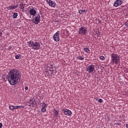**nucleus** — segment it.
Here are the masks:
<instances>
[{"mask_svg": "<svg viewBox=\"0 0 128 128\" xmlns=\"http://www.w3.org/2000/svg\"><path fill=\"white\" fill-rule=\"evenodd\" d=\"M20 80V71L16 69H11L8 73V82L10 86H15Z\"/></svg>", "mask_w": 128, "mask_h": 128, "instance_id": "f257e3e1", "label": "nucleus"}, {"mask_svg": "<svg viewBox=\"0 0 128 128\" xmlns=\"http://www.w3.org/2000/svg\"><path fill=\"white\" fill-rule=\"evenodd\" d=\"M28 46L34 50H38L40 48V44L37 42H34L32 40H30L28 42Z\"/></svg>", "mask_w": 128, "mask_h": 128, "instance_id": "f03ea898", "label": "nucleus"}, {"mask_svg": "<svg viewBox=\"0 0 128 128\" xmlns=\"http://www.w3.org/2000/svg\"><path fill=\"white\" fill-rule=\"evenodd\" d=\"M111 63L118 64L120 62V58L118 54L112 53L111 54Z\"/></svg>", "mask_w": 128, "mask_h": 128, "instance_id": "7ed1b4c3", "label": "nucleus"}, {"mask_svg": "<svg viewBox=\"0 0 128 128\" xmlns=\"http://www.w3.org/2000/svg\"><path fill=\"white\" fill-rule=\"evenodd\" d=\"M86 70L88 74H94L96 69L94 68V64H90L86 67Z\"/></svg>", "mask_w": 128, "mask_h": 128, "instance_id": "20e7f679", "label": "nucleus"}, {"mask_svg": "<svg viewBox=\"0 0 128 128\" xmlns=\"http://www.w3.org/2000/svg\"><path fill=\"white\" fill-rule=\"evenodd\" d=\"M78 34L81 36H84L88 34V28L81 26L78 30Z\"/></svg>", "mask_w": 128, "mask_h": 128, "instance_id": "39448f33", "label": "nucleus"}, {"mask_svg": "<svg viewBox=\"0 0 128 128\" xmlns=\"http://www.w3.org/2000/svg\"><path fill=\"white\" fill-rule=\"evenodd\" d=\"M32 22L35 24H38L40 22V14L36 15L35 17L32 20Z\"/></svg>", "mask_w": 128, "mask_h": 128, "instance_id": "423d86ee", "label": "nucleus"}, {"mask_svg": "<svg viewBox=\"0 0 128 128\" xmlns=\"http://www.w3.org/2000/svg\"><path fill=\"white\" fill-rule=\"evenodd\" d=\"M40 106L42 107L41 112H46V108H48V104L44 102L40 103Z\"/></svg>", "mask_w": 128, "mask_h": 128, "instance_id": "0eeeda50", "label": "nucleus"}, {"mask_svg": "<svg viewBox=\"0 0 128 128\" xmlns=\"http://www.w3.org/2000/svg\"><path fill=\"white\" fill-rule=\"evenodd\" d=\"M62 110L65 116H72V111L68 109H62Z\"/></svg>", "mask_w": 128, "mask_h": 128, "instance_id": "6e6552de", "label": "nucleus"}, {"mask_svg": "<svg viewBox=\"0 0 128 128\" xmlns=\"http://www.w3.org/2000/svg\"><path fill=\"white\" fill-rule=\"evenodd\" d=\"M54 40L57 42H60V33L58 32H56L53 36Z\"/></svg>", "mask_w": 128, "mask_h": 128, "instance_id": "1a4fd4ad", "label": "nucleus"}, {"mask_svg": "<svg viewBox=\"0 0 128 128\" xmlns=\"http://www.w3.org/2000/svg\"><path fill=\"white\" fill-rule=\"evenodd\" d=\"M47 4H48L50 6L51 8H54L56 6V3L52 0H46Z\"/></svg>", "mask_w": 128, "mask_h": 128, "instance_id": "9d476101", "label": "nucleus"}, {"mask_svg": "<svg viewBox=\"0 0 128 128\" xmlns=\"http://www.w3.org/2000/svg\"><path fill=\"white\" fill-rule=\"evenodd\" d=\"M122 0H116L114 3V6L118 8V6H122Z\"/></svg>", "mask_w": 128, "mask_h": 128, "instance_id": "9b49d317", "label": "nucleus"}, {"mask_svg": "<svg viewBox=\"0 0 128 128\" xmlns=\"http://www.w3.org/2000/svg\"><path fill=\"white\" fill-rule=\"evenodd\" d=\"M29 12L30 16H33L32 18H34V16H36V9L34 8H30L29 10Z\"/></svg>", "mask_w": 128, "mask_h": 128, "instance_id": "f8f14e48", "label": "nucleus"}, {"mask_svg": "<svg viewBox=\"0 0 128 128\" xmlns=\"http://www.w3.org/2000/svg\"><path fill=\"white\" fill-rule=\"evenodd\" d=\"M18 8V5H16V6H8L6 7L7 10H14V8Z\"/></svg>", "mask_w": 128, "mask_h": 128, "instance_id": "ddd939ff", "label": "nucleus"}, {"mask_svg": "<svg viewBox=\"0 0 128 128\" xmlns=\"http://www.w3.org/2000/svg\"><path fill=\"white\" fill-rule=\"evenodd\" d=\"M34 104H36V101L34 100H30L28 102V106H34Z\"/></svg>", "mask_w": 128, "mask_h": 128, "instance_id": "4468645a", "label": "nucleus"}, {"mask_svg": "<svg viewBox=\"0 0 128 128\" xmlns=\"http://www.w3.org/2000/svg\"><path fill=\"white\" fill-rule=\"evenodd\" d=\"M54 116L56 118H58V111L56 110V109H54Z\"/></svg>", "mask_w": 128, "mask_h": 128, "instance_id": "2eb2a0df", "label": "nucleus"}, {"mask_svg": "<svg viewBox=\"0 0 128 128\" xmlns=\"http://www.w3.org/2000/svg\"><path fill=\"white\" fill-rule=\"evenodd\" d=\"M84 50L87 54H90V48H84Z\"/></svg>", "mask_w": 128, "mask_h": 128, "instance_id": "dca6fc26", "label": "nucleus"}, {"mask_svg": "<svg viewBox=\"0 0 128 128\" xmlns=\"http://www.w3.org/2000/svg\"><path fill=\"white\" fill-rule=\"evenodd\" d=\"M76 58L77 60H84V58L80 56H77Z\"/></svg>", "mask_w": 128, "mask_h": 128, "instance_id": "f3484780", "label": "nucleus"}, {"mask_svg": "<svg viewBox=\"0 0 128 128\" xmlns=\"http://www.w3.org/2000/svg\"><path fill=\"white\" fill-rule=\"evenodd\" d=\"M24 106H14L15 110H18V108H24Z\"/></svg>", "mask_w": 128, "mask_h": 128, "instance_id": "a211bd4d", "label": "nucleus"}, {"mask_svg": "<svg viewBox=\"0 0 128 128\" xmlns=\"http://www.w3.org/2000/svg\"><path fill=\"white\" fill-rule=\"evenodd\" d=\"M18 14L16 12H14L13 14L12 18H18Z\"/></svg>", "mask_w": 128, "mask_h": 128, "instance_id": "6ab92c4d", "label": "nucleus"}, {"mask_svg": "<svg viewBox=\"0 0 128 128\" xmlns=\"http://www.w3.org/2000/svg\"><path fill=\"white\" fill-rule=\"evenodd\" d=\"M9 109H10V110H15L14 106L11 105L9 106Z\"/></svg>", "mask_w": 128, "mask_h": 128, "instance_id": "aec40b11", "label": "nucleus"}, {"mask_svg": "<svg viewBox=\"0 0 128 128\" xmlns=\"http://www.w3.org/2000/svg\"><path fill=\"white\" fill-rule=\"evenodd\" d=\"M100 60H106V58L104 56H101L99 57Z\"/></svg>", "mask_w": 128, "mask_h": 128, "instance_id": "412c9836", "label": "nucleus"}, {"mask_svg": "<svg viewBox=\"0 0 128 128\" xmlns=\"http://www.w3.org/2000/svg\"><path fill=\"white\" fill-rule=\"evenodd\" d=\"M84 12H86V10H80L79 11V14H84Z\"/></svg>", "mask_w": 128, "mask_h": 128, "instance_id": "4be33fe9", "label": "nucleus"}, {"mask_svg": "<svg viewBox=\"0 0 128 128\" xmlns=\"http://www.w3.org/2000/svg\"><path fill=\"white\" fill-rule=\"evenodd\" d=\"M20 8L24 10V4H20Z\"/></svg>", "mask_w": 128, "mask_h": 128, "instance_id": "5701e85b", "label": "nucleus"}, {"mask_svg": "<svg viewBox=\"0 0 128 128\" xmlns=\"http://www.w3.org/2000/svg\"><path fill=\"white\" fill-rule=\"evenodd\" d=\"M98 102H100V104H102V102H104V100H102V98H98Z\"/></svg>", "mask_w": 128, "mask_h": 128, "instance_id": "b1692460", "label": "nucleus"}, {"mask_svg": "<svg viewBox=\"0 0 128 128\" xmlns=\"http://www.w3.org/2000/svg\"><path fill=\"white\" fill-rule=\"evenodd\" d=\"M50 72H54V68H52V65L50 66Z\"/></svg>", "mask_w": 128, "mask_h": 128, "instance_id": "393cba45", "label": "nucleus"}, {"mask_svg": "<svg viewBox=\"0 0 128 128\" xmlns=\"http://www.w3.org/2000/svg\"><path fill=\"white\" fill-rule=\"evenodd\" d=\"M126 94H128V92H123V93H122L123 96H126Z\"/></svg>", "mask_w": 128, "mask_h": 128, "instance_id": "a878e982", "label": "nucleus"}, {"mask_svg": "<svg viewBox=\"0 0 128 128\" xmlns=\"http://www.w3.org/2000/svg\"><path fill=\"white\" fill-rule=\"evenodd\" d=\"M15 58L16 60H18V58H20V56H18V55H16L15 56Z\"/></svg>", "mask_w": 128, "mask_h": 128, "instance_id": "bb28decb", "label": "nucleus"}, {"mask_svg": "<svg viewBox=\"0 0 128 128\" xmlns=\"http://www.w3.org/2000/svg\"><path fill=\"white\" fill-rule=\"evenodd\" d=\"M12 46H10L8 48V50H12Z\"/></svg>", "mask_w": 128, "mask_h": 128, "instance_id": "cd10ccee", "label": "nucleus"}, {"mask_svg": "<svg viewBox=\"0 0 128 128\" xmlns=\"http://www.w3.org/2000/svg\"><path fill=\"white\" fill-rule=\"evenodd\" d=\"M2 128V122H0V128Z\"/></svg>", "mask_w": 128, "mask_h": 128, "instance_id": "c85d7f7f", "label": "nucleus"}, {"mask_svg": "<svg viewBox=\"0 0 128 128\" xmlns=\"http://www.w3.org/2000/svg\"><path fill=\"white\" fill-rule=\"evenodd\" d=\"M24 88H25L26 90H28V87L26 86Z\"/></svg>", "mask_w": 128, "mask_h": 128, "instance_id": "c756f323", "label": "nucleus"}, {"mask_svg": "<svg viewBox=\"0 0 128 128\" xmlns=\"http://www.w3.org/2000/svg\"><path fill=\"white\" fill-rule=\"evenodd\" d=\"M2 36V32L0 31V36Z\"/></svg>", "mask_w": 128, "mask_h": 128, "instance_id": "7c9ffc66", "label": "nucleus"}, {"mask_svg": "<svg viewBox=\"0 0 128 128\" xmlns=\"http://www.w3.org/2000/svg\"><path fill=\"white\" fill-rule=\"evenodd\" d=\"M116 126H120V124L118 123H116Z\"/></svg>", "mask_w": 128, "mask_h": 128, "instance_id": "2f4dec72", "label": "nucleus"}, {"mask_svg": "<svg viewBox=\"0 0 128 128\" xmlns=\"http://www.w3.org/2000/svg\"><path fill=\"white\" fill-rule=\"evenodd\" d=\"M126 128H128V124H126Z\"/></svg>", "mask_w": 128, "mask_h": 128, "instance_id": "473e14b6", "label": "nucleus"}, {"mask_svg": "<svg viewBox=\"0 0 128 128\" xmlns=\"http://www.w3.org/2000/svg\"><path fill=\"white\" fill-rule=\"evenodd\" d=\"M56 0V1H58V0Z\"/></svg>", "mask_w": 128, "mask_h": 128, "instance_id": "72a5a7b5", "label": "nucleus"}]
</instances>
